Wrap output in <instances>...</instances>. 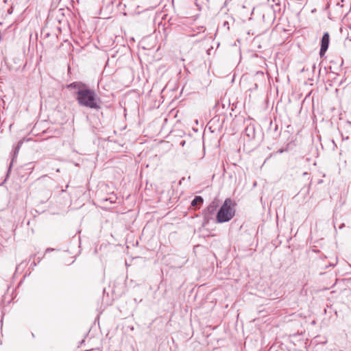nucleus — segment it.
<instances>
[{
  "instance_id": "3",
  "label": "nucleus",
  "mask_w": 351,
  "mask_h": 351,
  "mask_svg": "<svg viewBox=\"0 0 351 351\" xmlns=\"http://www.w3.org/2000/svg\"><path fill=\"white\" fill-rule=\"evenodd\" d=\"M329 40H330L329 34L328 32H326L323 35L322 40H321V48H320V51H319V54L321 56H324L325 54L326 51H327V49L328 48V45H329Z\"/></svg>"
},
{
  "instance_id": "2",
  "label": "nucleus",
  "mask_w": 351,
  "mask_h": 351,
  "mask_svg": "<svg viewBox=\"0 0 351 351\" xmlns=\"http://www.w3.org/2000/svg\"><path fill=\"white\" fill-rule=\"evenodd\" d=\"M236 204L230 198H227L217 214V221L224 223L230 221L235 215Z\"/></svg>"
},
{
  "instance_id": "5",
  "label": "nucleus",
  "mask_w": 351,
  "mask_h": 351,
  "mask_svg": "<svg viewBox=\"0 0 351 351\" xmlns=\"http://www.w3.org/2000/svg\"><path fill=\"white\" fill-rule=\"evenodd\" d=\"M85 86H86L84 84L76 83V82L71 83V84L69 85V88H77V90L80 89V88L85 87Z\"/></svg>"
},
{
  "instance_id": "6",
  "label": "nucleus",
  "mask_w": 351,
  "mask_h": 351,
  "mask_svg": "<svg viewBox=\"0 0 351 351\" xmlns=\"http://www.w3.org/2000/svg\"><path fill=\"white\" fill-rule=\"evenodd\" d=\"M22 144H23V141H19L18 143V145H17L16 147L15 148V151H14V154H16L18 153V152L19 151L20 147L22 145Z\"/></svg>"
},
{
  "instance_id": "4",
  "label": "nucleus",
  "mask_w": 351,
  "mask_h": 351,
  "mask_svg": "<svg viewBox=\"0 0 351 351\" xmlns=\"http://www.w3.org/2000/svg\"><path fill=\"white\" fill-rule=\"evenodd\" d=\"M203 203V199L200 196H196L191 202V206H195Z\"/></svg>"
},
{
  "instance_id": "1",
  "label": "nucleus",
  "mask_w": 351,
  "mask_h": 351,
  "mask_svg": "<svg viewBox=\"0 0 351 351\" xmlns=\"http://www.w3.org/2000/svg\"><path fill=\"white\" fill-rule=\"evenodd\" d=\"M76 99L80 106L96 110L100 108L99 98L96 93L86 86L80 88Z\"/></svg>"
}]
</instances>
